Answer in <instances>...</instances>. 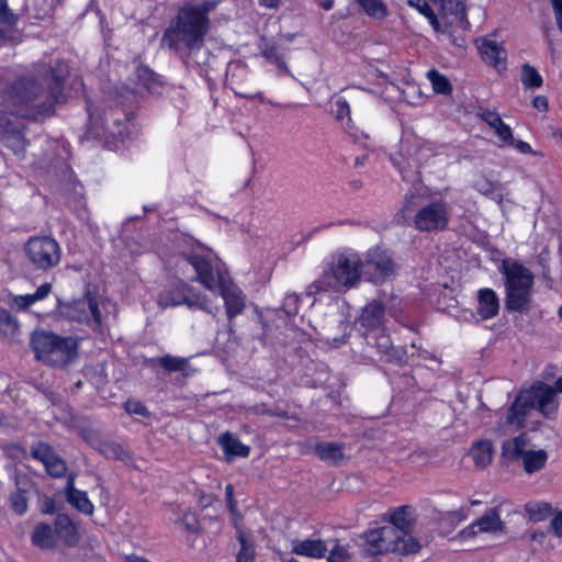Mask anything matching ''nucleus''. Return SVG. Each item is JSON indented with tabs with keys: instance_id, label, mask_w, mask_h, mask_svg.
Listing matches in <instances>:
<instances>
[{
	"instance_id": "f257e3e1",
	"label": "nucleus",
	"mask_w": 562,
	"mask_h": 562,
	"mask_svg": "<svg viewBox=\"0 0 562 562\" xmlns=\"http://www.w3.org/2000/svg\"><path fill=\"white\" fill-rule=\"evenodd\" d=\"M67 75L64 63H57L55 66L43 64L15 80L7 92L14 112L31 119L52 115L55 105L64 101L63 91Z\"/></svg>"
},
{
	"instance_id": "f03ea898",
	"label": "nucleus",
	"mask_w": 562,
	"mask_h": 562,
	"mask_svg": "<svg viewBox=\"0 0 562 562\" xmlns=\"http://www.w3.org/2000/svg\"><path fill=\"white\" fill-rule=\"evenodd\" d=\"M209 30L205 19L182 7L165 30L160 44L177 53L187 65L203 66L211 57L204 45Z\"/></svg>"
},
{
	"instance_id": "7ed1b4c3",
	"label": "nucleus",
	"mask_w": 562,
	"mask_h": 562,
	"mask_svg": "<svg viewBox=\"0 0 562 562\" xmlns=\"http://www.w3.org/2000/svg\"><path fill=\"white\" fill-rule=\"evenodd\" d=\"M179 265L181 268L192 267L195 281L212 292H220L229 321L244 312L245 295L243 291L229 279L227 271L213 252L200 254L193 250L190 254H183Z\"/></svg>"
},
{
	"instance_id": "20e7f679",
	"label": "nucleus",
	"mask_w": 562,
	"mask_h": 562,
	"mask_svg": "<svg viewBox=\"0 0 562 562\" xmlns=\"http://www.w3.org/2000/svg\"><path fill=\"white\" fill-rule=\"evenodd\" d=\"M363 261L356 252H339L333 256L322 277L310 286V292L334 290L337 292L356 288L361 279Z\"/></svg>"
},
{
	"instance_id": "39448f33",
	"label": "nucleus",
	"mask_w": 562,
	"mask_h": 562,
	"mask_svg": "<svg viewBox=\"0 0 562 562\" xmlns=\"http://www.w3.org/2000/svg\"><path fill=\"white\" fill-rule=\"evenodd\" d=\"M30 344L37 361L55 368H66L78 356L76 338L59 336L49 330H34Z\"/></svg>"
},
{
	"instance_id": "423d86ee",
	"label": "nucleus",
	"mask_w": 562,
	"mask_h": 562,
	"mask_svg": "<svg viewBox=\"0 0 562 562\" xmlns=\"http://www.w3.org/2000/svg\"><path fill=\"white\" fill-rule=\"evenodd\" d=\"M501 272L505 278V306L508 311L524 313L529 308L532 294V272L515 260H503Z\"/></svg>"
},
{
	"instance_id": "0eeeda50",
	"label": "nucleus",
	"mask_w": 562,
	"mask_h": 562,
	"mask_svg": "<svg viewBox=\"0 0 562 562\" xmlns=\"http://www.w3.org/2000/svg\"><path fill=\"white\" fill-rule=\"evenodd\" d=\"M132 111L127 110L124 100L109 101L98 106L93 112L89 110L90 120L103 136L123 140L130 133Z\"/></svg>"
},
{
	"instance_id": "6e6552de",
	"label": "nucleus",
	"mask_w": 562,
	"mask_h": 562,
	"mask_svg": "<svg viewBox=\"0 0 562 562\" xmlns=\"http://www.w3.org/2000/svg\"><path fill=\"white\" fill-rule=\"evenodd\" d=\"M157 304L161 308L187 305L191 310L210 312V301L205 294L186 283H177L162 290L157 297Z\"/></svg>"
},
{
	"instance_id": "1a4fd4ad",
	"label": "nucleus",
	"mask_w": 562,
	"mask_h": 562,
	"mask_svg": "<svg viewBox=\"0 0 562 562\" xmlns=\"http://www.w3.org/2000/svg\"><path fill=\"white\" fill-rule=\"evenodd\" d=\"M24 250L31 265L37 269L47 271L56 267L61 258L59 244L52 237H31Z\"/></svg>"
},
{
	"instance_id": "9d476101",
	"label": "nucleus",
	"mask_w": 562,
	"mask_h": 562,
	"mask_svg": "<svg viewBox=\"0 0 562 562\" xmlns=\"http://www.w3.org/2000/svg\"><path fill=\"white\" fill-rule=\"evenodd\" d=\"M449 224V204L442 199L422 205L413 218V226L419 232L443 231Z\"/></svg>"
},
{
	"instance_id": "9b49d317",
	"label": "nucleus",
	"mask_w": 562,
	"mask_h": 562,
	"mask_svg": "<svg viewBox=\"0 0 562 562\" xmlns=\"http://www.w3.org/2000/svg\"><path fill=\"white\" fill-rule=\"evenodd\" d=\"M57 313L63 318L78 323H87L94 329L102 324V316L98 303L95 299L90 295L69 303L59 302Z\"/></svg>"
},
{
	"instance_id": "f8f14e48",
	"label": "nucleus",
	"mask_w": 562,
	"mask_h": 562,
	"mask_svg": "<svg viewBox=\"0 0 562 562\" xmlns=\"http://www.w3.org/2000/svg\"><path fill=\"white\" fill-rule=\"evenodd\" d=\"M395 263L392 257L380 248L368 251L362 271L373 283H382L394 273Z\"/></svg>"
},
{
	"instance_id": "ddd939ff",
	"label": "nucleus",
	"mask_w": 562,
	"mask_h": 562,
	"mask_svg": "<svg viewBox=\"0 0 562 562\" xmlns=\"http://www.w3.org/2000/svg\"><path fill=\"white\" fill-rule=\"evenodd\" d=\"M525 393L531 407L538 408L548 418L555 415L559 404L555 390L552 386L543 382H536Z\"/></svg>"
},
{
	"instance_id": "4468645a",
	"label": "nucleus",
	"mask_w": 562,
	"mask_h": 562,
	"mask_svg": "<svg viewBox=\"0 0 562 562\" xmlns=\"http://www.w3.org/2000/svg\"><path fill=\"white\" fill-rule=\"evenodd\" d=\"M505 522L501 519L499 507L495 506L486 512L480 519L461 530L458 535L461 539H470L479 533H497L504 532Z\"/></svg>"
},
{
	"instance_id": "2eb2a0df",
	"label": "nucleus",
	"mask_w": 562,
	"mask_h": 562,
	"mask_svg": "<svg viewBox=\"0 0 562 562\" xmlns=\"http://www.w3.org/2000/svg\"><path fill=\"white\" fill-rule=\"evenodd\" d=\"M31 456L41 461L47 473L54 477L65 475L67 465L65 461L57 456L48 443L38 441L31 446Z\"/></svg>"
},
{
	"instance_id": "dca6fc26",
	"label": "nucleus",
	"mask_w": 562,
	"mask_h": 562,
	"mask_svg": "<svg viewBox=\"0 0 562 562\" xmlns=\"http://www.w3.org/2000/svg\"><path fill=\"white\" fill-rule=\"evenodd\" d=\"M0 143L10 148L15 155H21L26 148V140L20 123L0 114Z\"/></svg>"
},
{
	"instance_id": "f3484780",
	"label": "nucleus",
	"mask_w": 562,
	"mask_h": 562,
	"mask_svg": "<svg viewBox=\"0 0 562 562\" xmlns=\"http://www.w3.org/2000/svg\"><path fill=\"white\" fill-rule=\"evenodd\" d=\"M363 537L369 555L392 551V543L396 540L395 528L385 526L369 530Z\"/></svg>"
},
{
	"instance_id": "a211bd4d",
	"label": "nucleus",
	"mask_w": 562,
	"mask_h": 562,
	"mask_svg": "<svg viewBox=\"0 0 562 562\" xmlns=\"http://www.w3.org/2000/svg\"><path fill=\"white\" fill-rule=\"evenodd\" d=\"M85 440L106 459L127 461L131 459L127 450L116 441L101 439L97 432L87 431L83 434Z\"/></svg>"
},
{
	"instance_id": "6ab92c4d",
	"label": "nucleus",
	"mask_w": 562,
	"mask_h": 562,
	"mask_svg": "<svg viewBox=\"0 0 562 562\" xmlns=\"http://www.w3.org/2000/svg\"><path fill=\"white\" fill-rule=\"evenodd\" d=\"M384 321V305L373 300L368 303L361 311V315L358 318L360 327L364 329L363 333H373L382 329Z\"/></svg>"
},
{
	"instance_id": "aec40b11",
	"label": "nucleus",
	"mask_w": 562,
	"mask_h": 562,
	"mask_svg": "<svg viewBox=\"0 0 562 562\" xmlns=\"http://www.w3.org/2000/svg\"><path fill=\"white\" fill-rule=\"evenodd\" d=\"M65 497L69 505L85 515H92L94 506L90 502L86 492H82L75 486V474L71 473L67 477L65 486Z\"/></svg>"
},
{
	"instance_id": "412c9836",
	"label": "nucleus",
	"mask_w": 562,
	"mask_h": 562,
	"mask_svg": "<svg viewBox=\"0 0 562 562\" xmlns=\"http://www.w3.org/2000/svg\"><path fill=\"white\" fill-rule=\"evenodd\" d=\"M366 342L375 348L381 358L386 361H393L397 358L398 351L393 347L391 337L383 330L373 333H362Z\"/></svg>"
},
{
	"instance_id": "4be33fe9",
	"label": "nucleus",
	"mask_w": 562,
	"mask_h": 562,
	"mask_svg": "<svg viewBox=\"0 0 562 562\" xmlns=\"http://www.w3.org/2000/svg\"><path fill=\"white\" fill-rule=\"evenodd\" d=\"M390 522L386 527H394L395 535L412 533L415 526L414 509L407 505L394 508L390 513Z\"/></svg>"
},
{
	"instance_id": "5701e85b",
	"label": "nucleus",
	"mask_w": 562,
	"mask_h": 562,
	"mask_svg": "<svg viewBox=\"0 0 562 562\" xmlns=\"http://www.w3.org/2000/svg\"><path fill=\"white\" fill-rule=\"evenodd\" d=\"M291 552L296 555L321 559L325 557L327 547L321 539L294 540Z\"/></svg>"
},
{
	"instance_id": "b1692460",
	"label": "nucleus",
	"mask_w": 562,
	"mask_h": 562,
	"mask_svg": "<svg viewBox=\"0 0 562 562\" xmlns=\"http://www.w3.org/2000/svg\"><path fill=\"white\" fill-rule=\"evenodd\" d=\"M477 314L483 319L496 316L499 312V300L492 289H481L477 292Z\"/></svg>"
},
{
	"instance_id": "393cba45",
	"label": "nucleus",
	"mask_w": 562,
	"mask_h": 562,
	"mask_svg": "<svg viewBox=\"0 0 562 562\" xmlns=\"http://www.w3.org/2000/svg\"><path fill=\"white\" fill-rule=\"evenodd\" d=\"M218 443L221 445L227 461H232L236 457L246 458L250 453V448L228 431L218 438Z\"/></svg>"
},
{
	"instance_id": "a878e982",
	"label": "nucleus",
	"mask_w": 562,
	"mask_h": 562,
	"mask_svg": "<svg viewBox=\"0 0 562 562\" xmlns=\"http://www.w3.org/2000/svg\"><path fill=\"white\" fill-rule=\"evenodd\" d=\"M136 83L153 94L161 93L160 77L146 66L139 65L135 70Z\"/></svg>"
},
{
	"instance_id": "bb28decb",
	"label": "nucleus",
	"mask_w": 562,
	"mask_h": 562,
	"mask_svg": "<svg viewBox=\"0 0 562 562\" xmlns=\"http://www.w3.org/2000/svg\"><path fill=\"white\" fill-rule=\"evenodd\" d=\"M315 453L322 461L337 464L345 458V446L338 442H317Z\"/></svg>"
},
{
	"instance_id": "cd10ccee",
	"label": "nucleus",
	"mask_w": 562,
	"mask_h": 562,
	"mask_svg": "<svg viewBox=\"0 0 562 562\" xmlns=\"http://www.w3.org/2000/svg\"><path fill=\"white\" fill-rule=\"evenodd\" d=\"M529 408H532L525 392H521L507 412V424L522 427L525 416Z\"/></svg>"
},
{
	"instance_id": "c85d7f7f",
	"label": "nucleus",
	"mask_w": 562,
	"mask_h": 562,
	"mask_svg": "<svg viewBox=\"0 0 562 562\" xmlns=\"http://www.w3.org/2000/svg\"><path fill=\"white\" fill-rule=\"evenodd\" d=\"M479 50L482 59L492 66H497L506 58L504 48L492 40H482Z\"/></svg>"
},
{
	"instance_id": "c756f323",
	"label": "nucleus",
	"mask_w": 562,
	"mask_h": 562,
	"mask_svg": "<svg viewBox=\"0 0 562 562\" xmlns=\"http://www.w3.org/2000/svg\"><path fill=\"white\" fill-rule=\"evenodd\" d=\"M55 533L68 544H74L78 541V533L76 526L65 514L57 515L55 519Z\"/></svg>"
},
{
	"instance_id": "7c9ffc66",
	"label": "nucleus",
	"mask_w": 562,
	"mask_h": 562,
	"mask_svg": "<svg viewBox=\"0 0 562 562\" xmlns=\"http://www.w3.org/2000/svg\"><path fill=\"white\" fill-rule=\"evenodd\" d=\"M474 464L479 469H484L492 462L493 448L488 440H480L475 442L470 451Z\"/></svg>"
},
{
	"instance_id": "2f4dec72",
	"label": "nucleus",
	"mask_w": 562,
	"mask_h": 562,
	"mask_svg": "<svg viewBox=\"0 0 562 562\" xmlns=\"http://www.w3.org/2000/svg\"><path fill=\"white\" fill-rule=\"evenodd\" d=\"M527 451V441L524 436H518L504 441L502 446V456L508 461L522 459Z\"/></svg>"
},
{
	"instance_id": "473e14b6",
	"label": "nucleus",
	"mask_w": 562,
	"mask_h": 562,
	"mask_svg": "<svg viewBox=\"0 0 562 562\" xmlns=\"http://www.w3.org/2000/svg\"><path fill=\"white\" fill-rule=\"evenodd\" d=\"M32 542L42 549L53 548L55 544V530L46 522L37 524L32 532Z\"/></svg>"
},
{
	"instance_id": "72a5a7b5",
	"label": "nucleus",
	"mask_w": 562,
	"mask_h": 562,
	"mask_svg": "<svg viewBox=\"0 0 562 562\" xmlns=\"http://www.w3.org/2000/svg\"><path fill=\"white\" fill-rule=\"evenodd\" d=\"M50 291L52 284L44 283L38 286L37 290L32 294L15 295L13 297V305L20 311H25L35 302L45 299L50 293Z\"/></svg>"
},
{
	"instance_id": "f704fd0d",
	"label": "nucleus",
	"mask_w": 562,
	"mask_h": 562,
	"mask_svg": "<svg viewBox=\"0 0 562 562\" xmlns=\"http://www.w3.org/2000/svg\"><path fill=\"white\" fill-rule=\"evenodd\" d=\"M148 364H158L167 372H182L189 368L187 358L165 355L164 357L151 358L146 361Z\"/></svg>"
},
{
	"instance_id": "c9c22d12",
	"label": "nucleus",
	"mask_w": 562,
	"mask_h": 562,
	"mask_svg": "<svg viewBox=\"0 0 562 562\" xmlns=\"http://www.w3.org/2000/svg\"><path fill=\"white\" fill-rule=\"evenodd\" d=\"M522 467L527 473H535L541 470L548 460V453L546 450H528L522 457Z\"/></svg>"
},
{
	"instance_id": "e433bc0d",
	"label": "nucleus",
	"mask_w": 562,
	"mask_h": 562,
	"mask_svg": "<svg viewBox=\"0 0 562 562\" xmlns=\"http://www.w3.org/2000/svg\"><path fill=\"white\" fill-rule=\"evenodd\" d=\"M420 548L422 546L419 541L412 537L411 533L396 535V540L392 543V552H396L402 555L417 553Z\"/></svg>"
},
{
	"instance_id": "4c0bfd02",
	"label": "nucleus",
	"mask_w": 562,
	"mask_h": 562,
	"mask_svg": "<svg viewBox=\"0 0 562 562\" xmlns=\"http://www.w3.org/2000/svg\"><path fill=\"white\" fill-rule=\"evenodd\" d=\"M356 2L372 19L383 20L389 14L387 7L383 0H356Z\"/></svg>"
},
{
	"instance_id": "58836bf2",
	"label": "nucleus",
	"mask_w": 562,
	"mask_h": 562,
	"mask_svg": "<svg viewBox=\"0 0 562 562\" xmlns=\"http://www.w3.org/2000/svg\"><path fill=\"white\" fill-rule=\"evenodd\" d=\"M237 539L240 543V549L236 555V562H254L255 546L252 540L244 531H238Z\"/></svg>"
},
{
	"instance_id": "ea45409f",
	"label": "nucleus",
	"mask_w": 562,
	"mask_h": 562,
	"mask_svg": "<svg viewBox=\"0 0 562 562\" xmlns=\"http://www.w3.org/2000/svg\"><path fill=\"white\" fill-rule=\"evenodd\" d=\"M20 331L16 318L5 310H0V333L8 338H15Z\"/></svg>"
},
{
	"instance_id": "a19ab883",
	"label": "nucleus",
	"mask_w": 562,
	"mask_h": 562,
	"mask_svg": "<svg viewBox=\"0 0 562 562\" xmlns=\"http://www.w3.org/2000/svg\"><path fill=\"white\" fill-rule=\"evenodd\" d=\"M427 78L436 93L448 95L452 92V87L449 79L441 75L438 70L430 69L427 72Z\"/></svg>"
},
{
	"instance_id": "79ce46f5",
	"label": "nucleus",
	"mask_w": 562,
	"mask_h": 562,
	"mask_svg": "<svg viewBox=\"0 0 562 562\" xmlns=\"http://www.w3.org/2000/svg\"><path fill=\"white\" fill-rule=\"evenodd\" d=\"M525 510L531 521L538 522L546 520L552 512V507L548 503H528Z\"/></svg>"
},
{
	"instance_id": "37998d69",
	"label": "nucleus",
	"mask_w": 562,
	"mask_h": 562,
	"mask_svg": "<svg viewBox=\"0 0 562 562\" xmlns=\"http://www.w3.org/2000/svg\"><path fill=\"white\" fill-rule=\"evenodd\" d=\"M521 82L526 89H533L540 88L543 80L535 67L524 64L521 67Z\"/></svg>"
},
{
	"instance_id": "c03bdc74",
	"label": "nucleus",
	"mask_w": 562,
	"mask_h": 562,
	"mask_svg": "<svg viewBox=\"0 0 562 562\" xmlns=\"http://www.w3.org/2000/svg\"><path fill=\"white\" fill-rule=\"evenodd\" d=\"M407 3L411 7L415 8L419 13L425 15L429 20V23L431 24L435 31H441L438 19L426 0H407Z\"/></svg>"
},
{
	"instance_id": "a18cd8bd",
	"label": "nucleus",
	"mask_w": 562,
	"mask_h": 562,
	"mask_svg": "<svg viewBox=\"0 0 562 562\" xmlns=\"http://www.w3.org/2000/svg\"><path fill=\"white\" fill-rule=\"evenodd\" d=\"M20 479H16L18 491L10 495V506L13 512L20 516L27 512V497L25 491L20 487Z\"/></svg>"
},
{
	"instance_id": "49530a36",
	"label": "nucleus",
	"mask_w": 562,
	"mask_h": 562,
	"mask_svg": "<svg viewBox=\"0 0 562 562\" xmlns=\"http://www.w3.org/2000/svg\"><path fill=\"white\" fill-rule=\"evenodd\" d=\"M217 0H206L200 3L186 5L191 12L205 19V25L210 27L209 14L217 7Z\"/></svg>"
},
{
	"instance_id": "de8ad7c7",
	"label": "nucleus",
	"mask_w": 562,
	"mask_h": 562,
	"mask_svg": "<svg viewBox=\"0 0 562 562\" xmlns=\"http://www.w3.org/2000/svg\"><path fill=\"white\" fill-rule=\"evenodd\" d=\"M473 188L479 193L488 198L492 196V194H494L501 188V183L493 182L485 177H480L474 181Z\"/></svg>"
},
{
	"instance_id": "09e8293b",
	"label": "nucleus",
	"mask_w": 562,
	"mask_h": 562,
	"mask_svg": "<svg viewBox=\"0 0 562 562\" xmlns=\"http://www.w3.org/2000/svg\"><path fill=\"white\" fill-rule=\"evenodd\" d=\"M334 114L337 121L347 120V126L351 127V119H350V105L348 101L344 98H338L334 103Z\"/></svg>"
},
{
	"instance_id": "8fccbe9b",
	"label": "nucleus",
	"mask_w": 562,
	"mask_h": 562,
	"mask_svg": "<svg viewBox=\"0 0 562 562\" xmlns=\"http://www.w3.org/2000/svg\"><path fill=\"white\" fill-rule=\"evenodd\" d=\"M327 562H351V557L344 546L336 544L329 552Z\"/></svg>"
},
{
	"instance_id": "3c124183",
	"label": "nucleus",
	"mask_w": 562,
	"mask_h": 562,
	"mask_svg": "<svg viewBox=\"0 0 562 562\" xmlns=\"http://www.w3.org/2000/svg\"><path fill=\"white\" fill-rule=\"evenodd\" d=\"M340 327L344 331L341 336L327 338V344L333 348H339L348 342V338L351 333V326L348 323L340 322Z\"/></svg>"
},
{
	"instance_id": "603ef678",
	"label": "nucleus",
	"mask_w": 562,
	"mask_h": 562,
	"mask_svg": "<svg viewBox=\"0 0 562 562\" xmlns=\"http://www.w3.org/2000/svg\"><path fill=\"white\" fill-rule=\"evenodd\" d=\"M261 53L269 61L278 65L279 67H283L285 65L284 60L279 55L276 45L266 43L261 49Z\"/></svg>"
},
{
	"instance_id": "864d4df0",
	"label": "nucleus",
	"mask_w": 562,
	"mask_h": 562,
	"mask_svg": "<svg viewBox=\"0 0 562 562\" xmlns=\"http://www.w3.org/2000/svg\"><path fill=\"white\" fill-rule=\"evenodd\" d=\"M300 297L295 293H288L284 297L282 308L289 316L296 315L299 312Z\"/></svg>"
},
{
	"instance_id": "5fc2aeb1",
	"label": "nucleus",
	"mask_w": 562,
	"mask_h": 562,
	"mask_svg": "<svg viewBox=\"0 0 562 562\" xmlns=\"http://www.w3.org/2000/svg\"><path fill=\"white\" fill-rule=\"evenodd\" d=\"M124 408L130 415H138V416H143V417H146L149 415L146 406L140 401H137V400L126 401L124 404Z\"/></svg>"
},
{
	"instance_id": "6e6d98bb",
	"label": "nucleus",
	"mask_w": 562,
	"mask_h": 562,
	"mask_svg": "<svg viewBox=\"0 0 562 562\" xmlns=\"http://www.w3.org/2000/svg\"><path fill=\"white\" fill-rule=\"evenodd\" d=\"M18 21V16L12 13L4 0H0V23L13 26Z\"/></svg>"
},
{
	"instance_id": "4d7b16f0",
	"label": "nucleus",
	"mask_w": 562,
	"mask_h": 562,
	"mask_svg": "<svg viewBox=\"0 0 562 562\" xmlns=\"http://www.w3.org/2000/svg\"><path fill=\"white\" fill-rule=\"evenodd\" d=\"M493 130L495 131L496 135L502 142L508 145H514L512 128L509 127V125L504 123L503 120H501V124H496V126Z\"/></svg>"
},
{
	"instance_id": "13d9d810",
	"label": "nucleus",
	"mask_w": 562,
	"mask_h": 562,
	"mask_svg": "<svg viewBox=\"0 0 562 562\" xmlns=\"http://www.w3.org/2000/svg\"><path fill=\"white\" fill-rule=\"evenodd\" d=\"M479 117L487 123L492 128L496 126V124H501L502 117L498 113L490 111V110H480L477 113Z\"/></svg>"
},
{
	"instance_id": "bf43d9fd",
	"label": "nucleus",
	"mask_w": 562,
	"mask_h": 562,
	"mask_svg": "<svg viewBox=\"0 0 562 562\" xmlns=\"http://www.w3.org/2000/svg\"><path fill=\"white\" fill-rule=\"evenodd\" d=\"M182 524L190 532H196L199 530V521L195 514L186 513L182 517Z\"/></svg>"
},
{
	"instance_id": "052dcab7",
	"label": "nucleus",
	"mask_w": 562,
	"mask_h": 562,
	"mask_svg": "<svg viewBox=\"0 0 562 562\" xmlns=\"http://www.w3.org/2000/svg\"><path fill=\"white\" fill-rule=\"evenodd\" d=\"M233 90H234L236 95H239L241 98L257 99L260 102H267V100L263 97V94L261 92H259V91H257V92H248V91H246L245 89H243L240 87H233Z\"/></svg>"
},
{
	"instance_id": "680f3d73",
	"label": "nucleus",
	"mask_w": 562,
	"mask_h": 562,
	"mask_svg": "<svg viewBox=\"0 0 562 562\" xmlns=\"http://www.w3.org/2000/svg\"><path fill=\"white\" fill-rule=\"evenodd\" d=\"M550 1L552 4V8H553L558 29L562 33V0H550Z\"/></svg>"
},
{
	"instance_id": "e2e57ef3",
	"label": "nucleus",
	"mask_w": 562,
	"mask_h": 562,
	"mask_svg": "<svg viewBox=\"0 0 562 562\" xmlns=\"http://www.w3.org/2000/svg\"><path fill=\"white\" fill-rule=\"evenodd\" d=\"M503 190V186L501 184V188L494 193L492 194V196H488L490 199L494 200L497 205L503 210L505 211L506 210V203H513L509 199H505V195L503 194L502 192Z\"/></svg>"
},
{
	"instance_id": "0e129e2a",
	"label": "nucleus",
	"mask_w": 562,
	"mask_h": 562,
	"mask_svg": "<svg viewBox=\"0 0 562 562\" xmlns=\"http://www.w3.org/2000/svg\"><path fill=\"white\" fill-rule=\"evenodd\" d=\"M550 527L557 537H562V510L553 517Z\"/></svg>"
},
{
	"instance_id": "69168bd1",
	"label": "nucleus",
	"mask_w": 562,
	"mask_h": 562,
	"mask_svg": "<svg viewBox=\"0 0 562 562\" xmlns=\"http://www.w3.org/2000/svg\"><path fill=\"white\" fill-rule=\"evenodd\" d=\"M55 502L53 498L45 496L41 504V512L46 515H50L55 513Z\"/></svg>"
},
{
	"instance_id": "338daca9",
	"label": "nucleus",
	"mask_w": 562,
	"mask_h": 562,
	"mask_svg": "<svg viewBox=\"0 0 562 562\" xmlns=\"http://www.w3.org/2000/svg\"><path fill=\"white\" fill-rule=\"evenodd\" d=\"M518 151L522 153V154H532V155H536L537 153L532 150V148L530 147V145L524 140H515L514 139V145H513Z\"/></svg>"
},
{
	"instance_id": "774afa93",
	"label": "nucleus",
	"mask_w": 562,
	"mask_h": 562,
	"mask_svg": "<svg viewBox=\"0 0 562 562\" xmlns=\"http://www.w3.org/2000/svg\"><path fill=\"white\" fill-rule=\"evenodd\" d=\"M532 105L540 111H546L548 109V100L544 95H537L532 100Z\"/></svg>"
}]
</instances>
